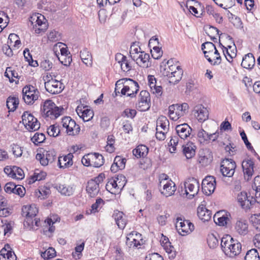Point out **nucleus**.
Segmentation results:
<instances>
[{
	"mask_svg": "<svg viewBox=\"0 0 260 260\" xmlns=\"http://www.w3.org/2000/svg\"><path fill=\"white\" fill-rule=\"evenodd\" d=\"M192 128L186 123L178 124L176 126L175 133L171 136L169 142V151L171 153H175L176 146L179 144H182L184 140L191 137Z\"/></svg>",
	"mask_w": 260,
	"mask_h": 260,
	"instance_id": "1",
	"label": "nucleus"
},
{
	"mask_svg": "<svg viewBox=\"0 0 260 260\" xmlns=\"http://www.w3.org/2000/svg\"><path fill=\"white\" fill-rule=\"evenodd\" d=\"M164 76L167 78L169 82L172 84H177L182 79L183 71L179 62L173 59L169 60L165 67L161 71Z\"/></svg>",
	"mask_w": 260,
	"mask_h": 260,
	"instance_id": "2",
	"label": "nucleus"
},
{
	"mask_svg": "<svg viewBox=\"0 0 260 260\" xmlns=\"http://www.w3.org/2000/svg\"><path fill=\"white\" fill-rule=\"evenodd\" d=\"M220 245L223 252L230 257H234L241 252V244L229 235L222 238Z\"/></svg>",
	"mask_w": 260,
	"mask_h": 260,
	"instance_id": "3",
	"label": "nucleus"
},
{
	"mask_svg": "<svg viewBox=\"0 0 260 260\" xmlns=\"http://www.w3.org/2000/svg\"><path fill=\"white\" fill-rule=\"evenodd\" d=\"M41 111L44 117L55 119L62 114L63 109L56 106L52 100H47L41 104Z\"/></svg>",
	"mask_w": 260,
	"mask_h": 260,
	"instance_id": "4",
	"label": "nucleus"
},
{
	"mask_svg": "<svg viewBox=\"0 0 260 260\" xmlns=\"http://www.w3.org/2000/svg\"><path fill=\"white\" fill-rule=\"evenodd\" d=\"M205 57L212 65H218L221 61V56L214 44L210 42H207L202 45Z\"/></svg>",
	"mask_w": 260,
	"mask_h": 260,
	"instance_id": "5",
	"label": "nucleus"
},
{
	"mask_svg": "<svg viewBox=\"0 0 260 260\" xmlns=\"http://www.w3.org/2000/svg\"><path fill=\"white\" fill-rule=\"evenodd\" d=\"M121 84H123V87L121 89V93L123 95L133 97L139 90V84L136 81L129 78H124L117 81L115 87L116 91L118 90V86ZM120 88L119 87V88Z\"/></svg>",
	"mask_w": 260,
	"mask_h": 260,
	"instance_id": "6",
	"label": "nucleus"
},
{
	"mask_svg": "<svg viewBox=\"0 0 260 260\" xmlns=\"http://www.w3.org/2000/svg\"><path fill=\"white\" fill-rule=\"evenodd\" d=\"M38 209L34 204L24 205L22 208V215L25 217L24 225H27L29 228H33L34 225L39 226V220L35 218Z\"/></svg>",
	"mask_w": 260,
	"mask_h": 260,
	"instance_id": "7",
	"label": "nucleus"
},
{
	"mask_svg": "<svg viewBox=\"0 0 260 260\" xmlns=\"http://www.w3.org/2000/svg\"><path fill=\"white\" fill-rule=\"evenodd\" d=\"M159 191L163 196L169 197L173 195L176 190L175 183L165 174L160 175L159 177Z\"/></svg>",
	"mask_w": 260,
	"mask_h": 260,
	"instance_id": "8",
	"label": "nucleus"
},
{
	"mask_svg": "<svg viewBox=\"0 0 260 260\" xmlns=\"http://www.w3.org/2000/svg\"><path fill=\"white\" fill-rule=\"evenodd\" d=\"M29 20L31 23L32 30L36 34L44 32L48 28L47 21L41 14H33L29 17Z\"/></svg>",
	"mask_w": 260,
	"mask_h": 260,
	"instance_id": "9",
	"label": "nucleus"
},
{
	"mask_svg": "<svg viewBox=\"0 0 260 260\" xmlns=\"http://www.w3.org/2000/svg\"><path fill=\"white\" fill-rule=\"evenodd\" d=\"M169 121L166 116H160L156 120V138L160 140H164L169 130Z\"/></svg>",
	"mask_w": 260,
	"mask_h": 260,
	"instance_id": "10",
	"label": "nucleus"
},
{
	"mask_svg": "<svg viewBox=\"0 0 260 260\" xmlns=\"http://www.w3.org/2000/svg\"><path fill=\"white\" fill-rule=\"evenodd\" d=\"M189 109L187 103L181 105L173 104L169 107V116L172 120L176 121L185 115Z\"/></svg>",
	"mask_w": 260,
	"mask_h": 260,
	"instance_id": "11",
	"label": "nucleus"
},
{
	"mask_svg": "<svg viewBox=\"0 0 260 260\" xmlns=\"http://www.w3.org/2000/svg\"><path fill=\"white\" fill-rule=\"evenodd\" d=\"M23 99L28 105L32 104L40 96L37 88L32 85L25 86L22 89Z\"/></svg>",
	"mask_w": 260,
	"mask_h": 260,
	"instance_id": "12",
	"label": "nucleus"
},
{
	"mask_svg": "<svg viewBox=\"0 0 260 260\" xmlns=\"http://www.w3.org/2000/svg\"><path fill=\"white\" fill-rule=\"evenodd\" d=\"M22 123L25 127L29 131H36L39 129L40 123L29 112L25 111L22 115Z\"/></svg>",
	"mask_w": 260,
	"mask_h": 260,
	"instance_id": "13",
	"label": "nucleus"
},
{
	"mask_svg": "<svg viewBox=\"0 0 260 260\" xmlns=\"http://www.w3.org/2000/svg\"><path fill=\"white\" fill-rule=\"evenodd\" d=\"M185 194L186 196L192 199L197 195L199 191L200 183L199 181L194 178H188L184 182Z\"/></svg>",
	"mask_w": 260,
	"mask_h": 260,
	"instance_id": "14",
	"label": "nucleus"
},
{
	"mask_svg": "<svg viewBox=\"0 0 260 260\" xmlns=\"http://www.w3.org/2000/svg\"><path fill=\"white\" fill-rule=\"evenodd\" d=\"M236 168V162L233 159L226 158L221 162L220 173L223 177L230 178L234 175Z\"/></svg>",
	"mask_w": 260,
	"mask_h": 260,
	"instance_id": "15",
	"label": "nucleus"
},
{
	"mask_svg": "<svg viewBox=\"0 0 260 260\" xmlns=\"http://www.w3.org/2000/svg\"><path fill=\"white\" fill-rule=\"evenodd\" d=\"M61 125L66 129L67 134L70 136L77 135L80 131V126L77 124L75 120L70 117L62 118Z\"/></svg>",
	"mask_w": 260,
	"mask_h": 260,
	"instance_id": "16",
	"label": "nucleus"
},
{
	"mask_svg": "<svg viewBox=\"0 0 260 260\" xmlns=\"http://www.w3.org/2000/svg\"><path fill=\"white\" fill-rule=\"evenodd\" d=\"M150 107V96L146 90H142L139 95L136 104L137 109L140 111H146Z\"/></svg>",
	"mask_w": 260,
	"mask_h": 260,
	"instance_id": "17",
	"label": "nucleus"
},
{
	"mask_svg": "<svg viewBox=\"0 0 260 260\" xmlns=\"http://www.w3.org/2000/svg\"><path fill=\"white\" fill-rule=\"evenodd\" d=\"M103 180V175L100 174L94 180H90L87 183L86 191L91 198L96 196L99 192V182Z\"/></svg>",
	"mask_w": 260,
	"mask_h": 260,
	"instance_id": "18",
	"label": "nucleus"
},
{
	"mask_svg": "<svg viewBox=\"0 0 260 260\" xmlns=\"http://www.w3.org/2000/svg\"><path fill=\"white\" fill-rule=\"evenodd\" d=\"M176 228L179 234L182 236L186 235L190 233L194 230L193 224L187 220H182L177 218Z\"/></svg>",
	"mask_w": 260,
	"mask_h": 260,
	"instance_id": "19",
	"label": "nucleus"
},
{
	"mask_svg": "<svg viewBox=\"0 0 260 260\" xmlns=\"http://www.w3.org/2000/svg\"><path fill=\"white\" fill-rule=\"evenodd\" d=\"M45 87L50 93L56 94L60 93L64 89V86L60 81L55 79L45 82Z\"/></svg>",
	"mask_w": 260,
	"mask_h": 260,
	"instance_id": "20",
	"label": "nucleus"
},
{
	"mask_svg": "<svg viewBox=\"0 0 260 260\" xmlns=\"http://www.w3.org/2000/svg\"><path fill=\"white\" fill-rule=\"evenodd\" d=\"M237 200L240 206L244 209L247 210L250 208L251 205L257 202V199L253 197L248 196L246 192H241L238 194Z\"/></svg>",
	"mask_w": 260,
	"mask_h": 260,
	"instance_id": "21",
	"label": "nucleus"
},
{
	"mask_svg": "<svg viewBox=\"0 0 260 260\" xmlns=\"http://www.w3.org/2000/svg\"><path fill=\"white\" fill-rule=\"evenodd\" d=\"M216 187V180L213 176H209L204 178L202 183L203 192L206 195L212 193Z\"/></svg>",
	"mask_w": 260,
	"mask_h": 260,
	"instance_id": "22",
	"label": "nucleus"
},
{
	"mask_svg": "<svg viewBox=\"0 0 260 260\" xmlns=\"http://www.w3.org/2000/svg\"><path fill=\"white\" fill-rule=\"evenodd\" d=\"M66 45L62 43L58 42L54 46V50H57L58 47L60 49L61 56L58 57V59L60 62L65 66H69L71 62L72 58L69 55L68 51Z\"/></svg>",
	"mask_w": 260,
	"mask_h": 260,
	"instance_id": "23",
	"label": "nucleus"
},
{
	"mask_svg": "<svg viewBox=\"0 0 260 260\" xmlns=\"http://www.w3.org/2000/svg\"><path fill=\"white\" fill-rule=\"evenodd\" d=\"M192 113L196 119L200 122H203L208 119L209 112L207 109L202 105L196 106L192 111Z\"/></svg>",
	"mask_w": 260,
	"mask_h": 260,
	"instance_id": "24",
	"label": "nucleus"
},
{
	"mask_svg": "<svg viewBox=\"0 0 260 260\" xmlns=\"http://www.w3.org/2000/svg\"><path fill=\"white\" fill-rule=\"evenodd\" d=\"M115 59L117 65L120 66L123 72H127L132 70V66L126 56L121 53H117L115 55Z\"/></svg>",
	"mask_w": 260,
	"mask_h": 260,
	"instance_id": "25",
	"label": "nucleus"
},
{
	"mask_svg": "<svg viewBox=\"0 0 260 260\" xmlns=\"http://www.w3.org/2000/svg\"><path fill=\"white\" fill-rule=\"evenodd\" d=\"M254 162L250 159H246L243 161L242 167L245 180L248 181L252 177L254 173Z\"/></svg>",
	"mask_w": 260,
	"mask_h": 260,
	"instance_id": "26",
	"label": "nucleus"
},
{
	"mask_svg": "<svg viewBox=\"0 0 260 260\" xmlns=\"http://www.w3.org/2000/svg\"><path fill=\"white\" fill-rule=\"evenodd\" d=\"M230 214L225 210L217 212L214 215L213 219L215 223L219 226L225 225L230 220Z\"/></svg>",
	"mask_w": 260,
	"mask_h": 260,
	"instance_id": "27",
	"label": "nucleus"
},
{
	"mask_svg": "<svg viewBox=\"0 0 260 260\" xmlns=\"http://www.w3.org/2000/svg\"><path fill=\"white\" fill-rule=\"evenodd\" d=\"M76 111L78 116L84 121H89L92 118L94 115L93 111L87 107L78 106Z\"/></svg>",
	"mask_w": 260,
	"mask_h": 260,
	"instance_id": "28",
	"label": "nucleus"
},
{
	"mask_svg": "<svg viewBox=\"0 0 260 260\" xmlns=\"http://www.w3.org/2000/svg\"><path fill=\"white\" fill-rule=\"evenodd\" d=\"M148 82L151 92L155 94L156 96H160L162 93V88L160 85L157 84L156 80L154 76L149 75L148 76Z\"/></svg>",
	"mask_w": 260,
	"mask_h": 260,
	"instance_id": "29",
	"label": "nucleus"
},
{
	"mask_svg": "<svg viewBox=\"0 0 260 260\" xmlns=\"http://www.w3.org/2000/svg\"><path fill=\"white\" fill-rule=\"evenodd\" d=\"M248 223L246 220L239 219L234 225V230L238 234L245 235L248 233Z\"/></svg>",
	"mask_w": 260,
	"mask_h": 260,
	"instance_id": "30",
	"label": "nucleus"
},
{
	"mask_svg": "<svg viewBox=\"0 0 260 260\" xmlns=\"http://www.w3.org/2000/svg\"><path fill=\"white\" fill-rule=\"evenodd\" d=\"M73 154L71 153L59 156L58 158V165L61 169H68L73 165Z\"/></svg>",
	"mask_w": 260,
	"mask_h": 260,
	"instance_id": "31",
	"label": "nucleus"
},
{
	"mask_svg": "<svg viewBox=\"0 0 260 260\" xmlns=\"http://www.w3.org/2000/svg\"><path fill=\"white\" fill-rule=\"evenodd\" d=\"M4 172L9 177L17 180H21L24 177L23 171L17 167L15 166L12 168H5Z\"/></svg>",
	"mask_w": 260,
	"mask_h": 260,
	"instance_id": "32",
	"label": "nucleus"
},
{
	"mask_svg": "<svg viewBox=\"0 0 260 260\" xmlns=\"http://www.w3.org/2000/svg\"><path fill=\"white\" fill-rule=\"evenodd\" d=\"M133 60L135 61L139 66L142 68H147L151 66V63L149 60V54L145 53L144 51L139 53V54L137 56V58H134Z\"/></svg>",
	"mask_w": 260,
	"mask_h": 260,
	"instance_id": "33",
	"label": "nucleus"
},
{
	"mask_svg": "<svg viewBox=\"0 0 260 260\" xmlns=\"http://www.w3.org/2000/svg\"><path fill=\"white\" fill-rule=\"evenodd\" d=\"M197 214L199 218L203 222L208 221L211 218V211L207 209L203 203L198 208Z\"/></svg>",
	"mask_w": 260,
	"mask_h": 260,
	"instance_id": "34",
	"label": "nucleus"
},
{
	"mask_svg": "<svg viewBox=\"0 0 260 260\" xmlns=\"http://www.w3.org/2000/svg\"><path fill=\"white\" fill-rule=\"evenodd\" d=\"M0 260H17L14 252L12 251L9 245L7 244L0 251Z\"/></svg>",
	"mask_w": 260,
	"mask_h": 260,
	"instance_id": "35",
	"label": "nucleus"
},
{
	"mask_svg": "<svg viewBox=\"0 0 260 260\" xmlns=\"http://www.w3.org/2000/svg\"><path fill=\"white\" fill-rule=\"evenodd\" d=\"M161 245L168 253L170 258L173 259L176 256V251L174 247L171 245L169 239L164 237L160 240Z\"/></svg>",
	"mask_w": 260,
	"mask_h": 260,
	"instance_id": "36",
	"label": "nucleus"
},
{
	"mask_svg": "<svg viewBox=\"0 0 260 260\" xmlns=\"http://www.w3.org/2000/svg\"><path fill=\"white\" fill-rule=\"evenodd\" d=\"M142 241L141 235L137 232H132L126 237V243L130 246L137 247Z\"/></svg>",
	"mask_w": 260,
	"mask_h": 260,
	"instance_id": "37",
	"label": "nucleus"
},
{
	"mask_svg": "<svg viewBox=\"0 0 260 260\" xmlns=\"http://www.w3.org/2000/svg\"><path fill=\"white\" fill-rule=\"evenodd\" d=\"M220 45L222 47L223 53L226 60L229 62H232L233 58L236 56L237 49L235 45L233 46H228L227 47H224L221 44Z\"/></svg>",
	"mask_w": 260,
	"mask_h": 260,
	"instance_id": "38",
	"label": "nucleus"
},
{
	"mask_svg": "<svg viewBox=\"0 0 260 260\" xmlns=\"http://www.w3.org/2000/svg\"><path fill=\"white\" fill-rule=\"evenodd\" d=\"M196 146L191 142H188L182 146V152L187 159L194 157L196 154Z\"/></svg>",
	"mask_w": 260,
	"mask_h": 260,
	"instance_id": "39",
	"label": "nucleus"
},
{
	"mask_svg": "<svg viewBox=\"0 0 260 260\" xmlns=\"http://www.w3.org/2000/svg\"><path fill=\"white\" fill-rule=\"evenodd\" d=\"M126 159L120 156H116L114 160V162L111 167L112 172H116L119 170H122L125 168Z\"/></svg>",
	"mask_w": 260,
	"mask_h": 260,
	"instance_id": "40",
	"label": "nucleus"
},
{
	"mask_svg": "<svg viewBox=\"0 0 260 260\" xmlns=\"http://www.w3.org/2000/svg\"><path fill=\"white\" fill-rule=\"evenodd\" d=\"M255 58L252 53H248L243 57L241 66L244 68L251 69L255 65Z\"/></svg>",
	"mask_w": 260,
	"mask_h": 260,
	"instance_id": "41",
	"label": "nucleus"
},
{
	"mask_svg": "<svg viewBox=\"0 0 260 260\" xmlns=\"http://www.w3.org/2000/svg\"><path fill=\"white\" fill-rule=\"evenodd\" d=\"M113 216L119 228L123 229L126 224V219L123 213L121 212L118 211L117 212H115Z\"/></svg>",
	"mask_w": 260,
	"mask_h": 260,
	"instance_id": "42",
	"label": "nucleus"
},
{
	"mask_svg": "<svg viewBox=\"0 0 260 260\" xmlns=\"http://www.w3.org/2000/svg\"><path fill=\"white\" fill-rule=\"evenodd\" d=\"M56 189L61 194L66 196H70L74 192V188L72 186L66 184H59L57 186Z\"/></svg>",
	"mask_w": 260,
	"mask_h": 260,
	"instance_id": "43",
	"label": "nucleus"
},
{
	"mask_svg": "<svg viewBox=\"0 0 260 260\" xmlns=\"http://www.w3.org/2000/svg\"><path fill=\"white\" fill-rule=\"evenodd\" d=\"M104 163V158L102 155L98 153H91L92 167L99 168L102 166Z\"/></svg>",
	"mask_w": 260,
	"mask_h": 260,
	"instance_id": "44",
	"label": "nucleus"
},
{
	"mask_svg": "<svg viewBox=\"0 0 260 260\" xmlns=\"http://www.w3.org/2000/svg\"><path fill=\"white\" fill-rule=\"evenodd\" d=\"M148 152V148L144 145H140L133 150V154L137 158L146 156Z\"/></svg>",
	"mask_w": 260,
	"mask_h": 260,
	"instance_id": "45",
	"label": "nucleus"
},
{
	"mask_svg": "<svg viewBox=\"0 0 260 260\" xmlns=\"http://www.w3.org/2000/svg\"><path fill=\"white\" fill-rule=\"evenodd\" d=\"M197 139L198 142L202 145H206L210 141L209 134L203 129H201L198 131Z\"/></svg>",
	"mask_w": 260,
	"mask_h": 260,
	"instance_id": "46",
	"label": "nucleus"
},
{
	"mask_svg": "<svg viewBox=\"0 0 260 260\" xmlns=\"http://www.w3.org/2000/svg\"><path fill=\"white\" fill-rule=\"evenodd\" d=\"M9 215L10 211L7 208V201L3 196H0V216L7 217Z\"/></svg>",
	"mask_w": 260,
	"mask_h": 260,
	"instance_id": "47",
	"label": "nucleus"
},
{
	"mask_svg": "<svg viewBox=\"0 0 260 260\" xmlns=\"http://www.w3.org/2000/svg\"><path fill=\"white\" fill-rule=\"evenodd\" d=\"M106 189L112 194L118 193V186L115 178L110 179L106 185Z\"/></svg>",
	"mask_w": 260,
	"mask_h": 260,
	"instance_id": "48",
	"label": "nucleus"
},
{
	"mask_svg": "<svg viewBox=\"0 0 260 260\" xmlns=\"http://www.w3.org/2000/svg\"><path fill=\"white\" fill-rule=\"evenodd\" d=\"M80 57L87 66H90L92 63V58L90 53L86 49H84L80 52Z\"/></svg>",
	"mask_w": 260,
	"mask_h": 260,
	"instance_id": "49",
	"label": "nucleus"
},
{
	"mask_svg": "<svg viewBox=\"0 0 260 260\" xmlns=\"http://www.w3.org/2000/svg\"><path fill=\"white\" fill-rule=\"evenodd\" d=\"M19 104V100L15 97H9L7 100V107L10 111L16 110Z\"/></svg>",
	"mask_w": 260,
	"mask_h": 260,
	"instance_id": "50",
	"label": "nucleus"
},
{
	"mask_svg": "<svg viewBox=\"0 0 260 260\" xmlns=\"http://www.w3.org/2000/svg\"><path fill=\"white\" fill-rule=\"evenodd\" d=\"M252 187L255 191V197L257 199V202L260 203V176L254 178Z\"/></svg>",
	"mask_w": 260,
	"mask_h": 260,
	"instance_id": "51",
	"label": "nucleus"
},
{
	"mask_svg": "<svg viewBox=\"0 0 260 260\" xmlns=\"http://www.w3.org/2000/svg\"><path fill=\"white\" fill-rule=\"evenodd\" d=\"M220 7L224 9L232 8L235 5L234 0H213Z\"/></svg>",
	"mask_w": 260,
	"mask_h": 260,
	"instance_id": "52",
	"label": "nucleus"
},
{
	"mask_svg": "<svg viewBox=\"0 0 260 260\" xmlns=\"http://www.w3.org/2000/svg\"><path fill=\"white\" fill-rule=\"evenodd\" d=\"M143 51L141 50V48L138 44L136 43H133L131 46L129 50V53L132 59H133L134 58H137V56Z\"/></svg>",
	"mask_w": 260,
	"mask_h": 260,
	"instance_id": "53",
	"label": "nucleus"
},
{
	"mask_svg": "<svg viewBox=\"0 0 260 260\" xmlns=\"http://www.w3.org/2000/svg\"><path fill=\"white\" fill-rule=\"evenodd\" d=\"M205 31L206 34L211 39H216L219 35L218 29L217 28L210 25H207L205 27Z\"/></svg>",
	"mask_w": 260,
	"mask_h": 260,
	"instance_id": "54",
	"label": "nucleus"
},
{
	"mask_svg": "<svg viewBox=\"0 0 260 260\" xmlns=\"http://www.w3.org/2000/svg\"><path fill=\"white\" fill-rule=\"evenodd\" d=\"M207 243L211 248H215L218 246L219 242L216 237L213 234H209L207 237Z\"/></svg>",
	"mask_w": 260,
	"mask_h": 260,
	"instance_id": "55",
	"label": "nucleus"
},
{
	"mask_svg": "<svg viewBox=\"0 0 260 260\" xmlns=\"http://www.w3.org/2000/svg\"><path fill=\"white\" fill-rule=\"evenodd\" d=\"M104 204V201L101 198H99L96 200L95 203L93 204L90 209V213H95L98 212L100 209L102 207Z\"/></svg>",
	"mask_w": 260,
	"mask_h": 260,
	"instance_id": "56",
	"label": "nucleus"
},
{
	"mask_svg": "<svg viewBox=\"0 0 260 260\" xmlns=\"http://www.w3.org/2000/svg\"><path fill=\"white\" fill-rule=\"evenodd\" d=\"M258 253L255 249L248 251L245 256V260H259Z\"/></svg>",
	"mask_w": 260,
	"mask_h": 260,
	"instance_id": "57",
	"label": "nucleus"
},
{
	"mask_svg": "<svg viewBox=\"0 0 260 260\" xmlns=\"http://www.w3.org/2000/svg\"><path fill=\"white\" fill-rule=\"evenodd\" d=\"M56 255V251L54 248L49 247L44 252H41V256L45 259H49L54 257Z\"/></svg>",
	"mask_w": 260,
	"mask_h": 260,
	"instance_id": "58",
	"label": "nucleus"
},
{
	"mask_svg": "<svg viewBox=\"0 0 260 260\" xmlns=\"http://www.w3.org/2000/svg\"><path fill=\"white\" fill-rule=\"evenodd\" d=\"M46 137L44 134L36 133L31 138V140L35 145H38L43 143Z\"/></svg>",
	"mask_w": 260,
	"mask_h": 260,
	"instance_id": "59",
	"label": "nucleus"
},
{
	"mask_svg": "<svg viewBox=\"0 0 260 260\" xmlns=\"http://www.w3.org/2000/svg\"><path fill=\"white\" fill-rule=\"evenodd\" d=\"M115 178L117 184L118 193H119L126 183V178L122 175H118Z\"/></svg>",
	"mask_w": 260,
	"mask_h": 260,
	"instance_id": "60",
	"label": "nucleus"
},
{
	"mask_svg": "<svg viewBox=\"0 0 260 260\" xmlns=\"http://www.w3.org/2000/svg\"><path fill=\"white\" fill-rule=\"evenodd\" d=\"M8 21V16L4 12H0V32L7 26Z\"/></svg>",
	"mask_w": 260,
	"mask_h": 260,
	"instance_id": "61",
	"label": "nucleus"
},
{
	"mask_svg": "<svg viewBox=\"0 0 260 260\" xmlns=\"http://www.w3.org/2000/svg\"><path fill=\"white\" fill-rule=\"evenodd\" d=\"M46 176V173L39 170H37L35 171L34 175L32 177L31 179L32 182H34L36 181H40L45 179Z\"/></svg>",
	"mask_w": 260,
	"mask_h": 260,
	"instance_id": "62",
	"label": "nucleus"
},
{
	"mask_svg": "<svg viewBox=\"0 0 260 260\" xmlns=\"http://www.w3.org/2000/svg\"><path fill=\"white\" fill-rule=\"evenodd\" d=\"M61 38L60 34L55 30H51L48 35V39L50 41L56 42L59 41Z\"/></svg>",
	"mask_w": 260,
	"mask_h": 260,
	"instance_id": "63",
	"label": "nucleus"
},
{
	"mask_svg": "<svg viewBox=\"0 0 260 260\" xmlns=\"http://www.w3.org/2000/svg\"><path fill=\"white\" fill-rule=\"evenodd\" d=\"M251 218L254 228L260 231V213L254 214Z\"/></svg>",
	"mask_w": 260,
	"mask_h": 260,
	"instance_id": "64",
	"label": "nucleus"
}]
</instances>
